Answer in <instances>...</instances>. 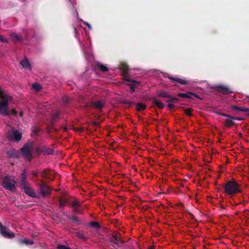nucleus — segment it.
<instances>
[{"mask_svg":"<svg viewBox=\"0 0 249 249\" xmlns=\"http://www.w3.org/2000/svg\"><path fill=\"white\" fill-rule=\"evenodd\" d=\"M20 187L21 189H23L24 192L29 196L33 198H38L39 197V196L35 193L31 184L27 180L25 172H23L21 174Z\"/></svg>","mask_w":249,"mask_h":249,"instance_id":"f257e3e1","label":"nucleus"},{"mask_svg":"<svg viewBox=\"0 0 249 249\" xmlns=\"http://www.w3.org/2000/svg\"><path fill=\"white\" fill-rule=\"evenodd\" d=\"M1 186L12 193H15L16 190V182L14 178L6 176L2 178Z\"/></svg>","mask_w":249,"mask_h":249,"instance_id":"f03ea898","label":"nucleus"},{"mask_svg":"<svg viewBox=\"0 0 249 249\" xmlns=\"http://www.w3.org/2000/svg\"><path fill=\"white\" fill-rule=\"evenodd\" d=\"M225 192L229 195H233L240 192L239 184L235 180L227 181L224 186Z\"/></svg>","mask_w":249,"mask_h":249,"instance_id":"7ed1b4c3","label":"nucleus"},{"mask_svg":"<svg viewBox=\"0 0 249 249\" xmlns=\"http://www.w3.org/2000/svg\"><path fill=\"white\" fill-rule=\"evenodd\" d=\"M11 97H2L0 100V114L4 116H9L10 112L8 110L9 102Z\"/></svg>","mask_w":249,"mask_h":249,"instance_id":"20e7f679","label":"nucleus"},{"mask_svg":"<svg viewBox=\"0 0 249 249\" xmlns=\"http://www.w3.org/2000/svg\"><path fill=\"white\" fill-rule=\"evenodd\" d=\"M33 146L31 144L25 143L21 148V153L25 159L31 160L32 159Z\"/></svg>","mask_w":249,"mask_h":249,"instance_id":"39448f33","label":"nucleus"},{"mask_svg":"<svg viewBox=\"0 0 249 249\" xmlns=\"http://www.w3.org/2000/svg\"><path fill=\"white\" fill-rule=\"evenodd\" d=\"M38 188L40 194L43 197H46L51 194L52 189L43 181L38 184Z\"/></svg>","mask_w":249,"mask_h":249,"instance_id":"423d86ee","label":"nucleus"},{"mask_svg":"<svg viewBox=\"0 0 249 249\" xmlns=\"http://www.w3.org/2000/svg\"><path fill=\"white\" fill-rule=\"evenodd\" d=\"M7 138L9 141L18 142L21 139L22 134L18 130L12 128L11 131L7 133Z\"/></svg>","mask_w":249,"mask_h":249,"instance_id":"0eeeda50","label":"nucleus"},{"mask_svg":"<svg viewBox=\"0 0 249 249\" xmlns=\"http://www.w3.org/2000/svg\"><path fill=\"white\" fill-rule=\"evenodd\" d=\"M0 233L5 238L12 239L15 237V233L0 222Z\"/></svg>","mask_w":249,"mask_h":249,"instance_id":"6e6552de","label":"nucleus"},{"mask_svg":"<svg viewBox=\"0 0 249 249\" xmlns=\"http://www.w3.org/2000/svg\"><path fill=\"white\" fill-rule=\"evenodd\" d=\"M38 154H42L44 155H50L53 154V149L47 147L45 145H42L36 150Z\"/></svg>","mask_w":249,"mask_h":249,"instance_id":"1a4fd4ad","label":"nucleus"},{"mask_svg":"<svg viewBox=\"0 0 249 249\" xmlns=\"http://www.w3.org/2000/svg\"><path fill=\"white\" fill-rule=\"evenodd\" d=\"M157 94L158 96L167 99L168 102V107L171 110V96L166 91L164 90H157Z\"/></svg>","mask_w":249,"mask_h":249,"instance_id":"9d476101","label":"nucleus"},{"mask_svg":"<svg viewBox=\"0 0 249 249\" xmlns=\"http://www.w3.org/2000/svg\"><path fill=\"white\" fill-rule=\"evenodd\" d=\"M213 89L223 94H228L232 92L229 87L222 85L215 86L213 87Z\"/></svg>","mask_w":249,"mask_h":249,"instance_id":"9b49d317","label":"nucleus"},{"mask_svg":"<svg viewBox=\"0 0 249 249\" xmlns=\"http://www.w3.org/2000/svg\"><path fill=\"white\" fill-rule=\"evenodd\" d=\"M71 206L72 207L73 209V211L78 213H82V210L80 208V202L77 200L75 199L73 201L71 204Z\"/></svg>","mask_w":249,"mask_h":249,"instance_id":"f8f14e48","label":"nucleus"},{"mask_svg":"<svg viewBox=\"0 0 249 249\" xmlns=\"http://www.w3.org/2000/svg\"><path fill=\"white\" fill-rule=\"evenodd\" d=\"M178 84L186 85L188 84V81L180 78L172 77V87L173 86H178Z\"/></svg>","mask_w":249,"mask_h":249,"instance_id":"ddd939ff","label":"nucleus"},{"mask_svg":"<svg viewBox=\"0 0 249 249\" xmlns=\"http://www.w3.org/2000/svg\"><path fill=\"white\" fill-rule=\"evenodd\" d=\"M124 80H125V81L130 83V90L131 93H133L135 91L136 86L137 85H139L140 84V83L135 80H132L130 78H128V77H125Z\"/></svg>","mask_w":249,"mask_h":249,"instance_id":"4468645a","label":"nucleus"},{"mask_svg":"<svg viewBox=\"0 0 249 249\" xmlns=\"http://www.w3.org/2000/svg\"><path fill=\"white\" fill-rule=\"evenodd\" d=\"M91 106L92 107L100 110L104 107L105 103L102 100L92 101L91 103Z\"/></svg>","mask_w":249,"mask_h":249,"instance_id":"2eb2a0df","label":"nucleus"},{"mask_svg":"<svg viewBox=\"0 0 249 249\" xmlns=\"http://www.w3.org/2000/svg\"><path fill=\"white\" fill-rule=\"evenodd\" d=\"M192 96H195L196 98L198 97L197 94L190 92H187L186 93H180L178 94V97L184 98H192Z\"/></svg>","mask_w":249,"mask_h":249,"instance_id":"dca6fc26","label":"nucleus"},{"mask_svg":"<svg viewBox=\"0 0 249 249\" xmlns=\"http://www.w3.org/2000/svg\"><path fill=\"white\" fill-rule=\"evenodd\" d=\"M109 243L110 247L115 248V247H120L124 242L122 240H120V242H117L114 240L112 238H109Z\"/></svg>","mask_w":249,"mask_h":249,"instance_id":"f3484780","label":"nucleus"},{"mask_svg":"<svg viewBox=\"0 0 249 249\" xmlns=\"http://www.w3.org/2000/svg\"><path fill=\"white\" fill-rule=\"evenodd\" d=\"M231 108L234 110L243 111L246 113V114L249 116V108L247 107H241L236 105H232Z\"/></svg>","mask_w":249,"mask_h":249,"instance_id":"a211bd4d","label":"nucleus"},{"mask_svg":"<svg viewBox=\"0 0 249 249\" xmlns=\"http://www.w3.org/2000/svg\"><path fill=\"white\" fill-rule=\"evenodd\" d=\"M234 117L230 116L225 121V125L228 127H231V126L235 125V123L234 122Z\"/></svg>","mask_w":249,"mask_h":249,"instance_id":"6ab92c4d","label":"nucleus"},{"mask_svg":"<svg viewBox=\"0 0 249 249\" xmlns=\"http://www.w3.org/2000/svg\"><path fill=\"white\" fill-rule=\"evenodd\" d=\"M60 112L58 110L55 111L52 115L51 118V124L53 125L59 119Z\"/></svg>","mask_w":249,"mask_h":249,"instance_id":"aec40b11","label":"nucleus"},{"mask_svg":"<svg viewBox=\"0 0 249 249\" xmlns=\"http://www.w3.org/2000/svg\"><path fill=\"white\" fill-rule=\"evenodd\" d=\"M150 100L152 101V104L154 106L158 107L160 109L163 108L164 106V104L161 102L157 100L155 98L152 97L151 98Z\"/></svg>","mask_w":249,"mask_h":249,"instance_id":"412c9836","label":"nucleus"},{"mask_svg":"<svg viewBox=\"0 0 249 249\" xmlns=\"http://www.w3.org/2000/svg\"><path fill=\"white\" fill-rule=\"evenodd\" d=\"M19 63L23 68L27 69L29 70L31 69V64L26 58L21 59Z\"/></svg>","mask_w":249,"mask_h":249,"instance_id":"4be33fe9","label":"nucleus"},{"mask_svg":"<svg viewBox=\"0 0 249 249\" xmlns=\"http://www.w3.org/2000/svg\"><path fill=\"white\" fill-rule=\"evenodd\" d=\"M120 69L122 70L123 75H126L128 72L129 68L127 64L125 62H122L120 65Z\"/></svg>","mask_w":249,"mask_h":249,"instance_id":"5701e85b","label":"nucleus"},{"mask_svg":"<svg viewBox=\"0 0 249 249\" xmlns=\"http://www.w3.org/2000/svg\"><path fill=\"white\" fill-rule=\"evenodd\" d=\"M69 203V199L67 197H60L59 198V205L61 208L63 209H64L66 204Z\"/></svg>","mask_w":249,"mask_h":249,"instance_id":"b1692460","label":"nucleus"},{"mask_svg":"<svg viewBox=\"0 0 249 249\" xmlns=\"http://www.w3.org/2000/svg\"><path fill=\"white\" fill-rule=\"evenodd\" d=\"M10 37L11 38L12 41L15 43L17 42H20L22 39V38L21 36L18 35V34L15 33H11L10 34Z\"/></svg>","mask_w":249,"mask_h":249,"instance_id":"393cba45","label":"nucleus"},{"mask_svg":"<svg viewBox=\"0 0 249 249\" xmlns=\"http://www.w3.org/2000/svg\"><path fill=\"white\" fill-rule=\"evenodd\" d=\"M18 152L14 149L10 150L7 152V156L9 158H18Z\"/></svg>","mask_w":249,"mask_h":249,"instance_id":"a878e982","label":"nucleus"},{"mask_svg":"<svg viewBox=\"0 0 249 249\" xmlns=\"http://www.w3.org/2000/svg\"><path fill=\"white\" fill-rule=\"evenodd\" d=\"M18 243L19 244H25L26 245H32L34 244V242L33 241L29 240L26 238L18 239Z\"/></svg>","mask_w":249,"mask_h":249,"instance_id":"bb28decb","label":"nucleus"},{"mask_svg":"<svg viewBox=\"0 0 249 249\" xmlns=\"http://www.w3.org/2000/svg\"><path fill=\"white\" fill-rule=\"evenodd\" d=\"M95 66L98 68L100 71L103 72H106L108 70V68L106 66L102 64L99 62H96L95 63Z\"/></svg>","mask_w":249,"mask_h":249,"instance_id":"cd10ccee","label":"nucleus"},{"mask_svg":"<svg viewBox=\"0 0 249 249\" xmlns=\"http://www.w3.org/2000/svg\"><path fill=\"white\" fill-rule=\"evenodd\" d=\"M53 175V173L51 171H48L47 170H44L42 173V176L43 178H48L50 179H53L51 178V176Z\"/></svg>","mask_w":249,"mask_h":249,"instance_id":"c85d7f7f","label":"nucleus"},{"mask_svg":"<svg viewBox=\"0 0 249 249\" xmlns=\"http://www.w3.org/2000/svg\"><path fill=\"white\" fill-rule=\"evenodd\" d=\"M173 208L177 209V212H179L183 210V205L181 202L176 203L172 202V209Z\"/></svg>","mask_w":249,"mask_h":249,"instance_id":"c756f323","label":"nucleus"},{"mask_svg":"<svg viewBox=\"0 0 249 249\" xmlns=\"http://www.w3.org/2000/svg\"><path fill=\"white\" fill-rule=\"evenodd\" d=\"M89 226L90 227L93 228H95L97 230H98L101 228L100 225L97 222L93 221H91L89 223Z\"/></svg>","mask_w":249,"mask_h":249,"instance_id":"7c9ffc66","label":"nucleus"},{"mask_svg":"<svg viewBox=\"0 0 249 249\" xmlns=\"http://www.w3.org/2000/svg\"><path fill=\"white\" fill-rule=\"evenodd\" d=\"M32 88L36 91L39 92L42 89V87L41 85L37 83H35L32 84Z\"/></svg>","mask_w":249,"mask_h":249,"instance_id":"2f4dec72","label":"nucleus"},{"mask_svg":"<svg viewBox=\"0 0 249 249\" xmlns=\"http://www.w3.org/2000/svg\"><path fill=\"white\" fill-rule=\"evenodd\" d=\"M137 110L139 111L144 110L146 108V106L141 103L136 104Z\"/></svg>","mask_w":249,"mask_h":249,"instance_id":"473e14b6","label":"nucleus"},{"mask_svg":"<svg viewBox=\"0 0 249 249\" xmlns=\"http://www.w3.org/2000/svg\"><path fill=\"white\" fill-rule=\"evenodd\" d=\"M62 100L64 104L67 105L71 102V98L68 96L64 95L62 97Z\"/></svg>","mask_w":249,"mask_h":249,"instance_id":"72a5a7b5","label":"nucleus"},{"mask_svg":"<svg viewBox=\"0 0 249 249\" xmlns=\"http://www.w3.org/2000/svg\"><path fill=\"white\" fill-rule=\"evenodd\" d=\"M119 235L120 234L116 233L113 234L110 238H112L114 240L116 241L117 242H120V240H122L119 238Z\"/></svg>","mask_w":249,"mask_h":249,"instance_id":"f704fd0d","label":"nucleus"},{"mask_svg":"<svg viewBox=\"0 0 249 249\" xmlns=\"http://www.w3.org/2000/svg\"><path fill=\"white\" fill-rule=\"evenodd\" d=\"M76 234V236L81 239H82L84 241H86L87 240V238L84 236V234H83L82 233H81V232H77L75 233Z\"/></svg>","mask_w":249,"mask_h":249,"instance_id":"c9c22d12","label":"nucleus"},{"mask_svg":"<svg viewBox=\"0 0 249 249\" xmlns=\"http://www.w3.org/2000/svg\"><path fill=\"white\" fill-rule=\"evenodd\" d=\"M70 219H71L73 222H75L77 224H80V221L79 220L78 217L76 216H73L71 217Z\"/></svg>","mask_w":249,"mask_h":249,"instance_id":"e433bc0d","label":"nucleus"},{"mask_svg":"<svg viewBox=\"0 0 249 249\" xmlns=\"http://www.w3.org/2000/svg\"><path fill=\"white\" fill-rule=\"evenodd\" d=\"M192 109L190 108H188L184 110V113L188 116H191L192 115Z\"/></svg>","mask_w":249,"mask_h":249,"instance_id":"4c0bfd02","label":"nucleus"},{"mask_svg":"<svg viewBox=\"0 0 249 249\" xmlns=\"http://www.w3.org/2000/svg\"><path fill=\"white\" fill-rule=\"evenodd\" d=\"M57 249H71V248L65 246L64 245H59L56 247Z\"/></svg>","mask_w":249,"mask_h":249,"instance_id":"58836bf2","label":"nucleus"},{"mask_svg":"<svg viewBox=\"0 0 249 249\" xmlns=\"http://www.w3.org/2000/svg\"><path fill=\"white\" fill-rule=\"evenodd\" d=\"M10 96L6 94L4 91L0 89V98H2V97H10Z\"/></svg>","mask_w":249,"mask_h":249,"instance_id":"ea45409f","label":"nucleus"},{"mask_svg":"<svg viewBox=\"0 0 249 249\" xmlns=\"http://www.w3.org/2000/svg\"><path fill=\"white\" fill-rule=\"evenodd\" d=\"M0 41L2 42L8 43V40L4 37V36L0 35Z\"/></svg>","mask_w":249,"mask_h":249,"instance_id":"a19ab883","label":"nucleus"},{"mask_svg":"<svg viewBox=\"0 0 249 249\" xmlns=\"http://www.w3.org/2000/svg\"><path fill=\"white\" fill-rule=\"evenodd\" d=\"M10 112V114H12L13 115H16L17 114V112L15 109H12Z\"/></svg>","mask_w":249,"mask_h":249,"instance_id":"79ce46f5","label":"nucleus"},{"mask_svg":"<svg viewBox=\"0 0 249 249\" xmlns=\"http://www.w3.org/2000/svg\"><path fill=\"white\" fill-rule=\"evenodd\" d=\"M220 115L222 116H223V117H227V118H228L229 117V116H230V115H228L227 114H225V113H220Z\"/></svg>","mask_w":249,"mask_h":249,"instance_id":"37998d69","label":"nucleus"},{"mask_svg":"<svg viewBox=\"0 0 249 249\" xmlns=\"http://www.w3.org/2000/svg\"><path fill=\"white\" fill-rule=\"evenodd\" d=\"M175 146V149L177 150L178 149V147H177V145L176 144H174L173 143V142L172 141V151H173V149H174V147Z\"/></svg>","mask_w":249,"mask_h":249,"instance_id":"c03bdc74","label":"nucleus"},{"mask_svg":"<svg viewBox=\"0 0 249 249\" xmlns=\"http://www.w3.org/2000/svg\"><path fill=\"white\" fill-rule=\"evenodd\" d=\"M84 24L87 26L89 29H90L91 27L89 23L87 22H84Z\"/></svg>","mask_w":249,"mask_h":249,"instance_id":"a18cd8bd","label":"nucleus"},{"mask_svg":"<svg viewBox=\"0 0 249 249\" xmlns=\"http://www.w3.org/2000/svg\"><path fill=\"white\" fill-rule=\"evenodd\" d=\"M234 120H238V121H241V120H242L243 119L241 117H234Z\"/></svg>","mask_w":249,"mask_h":249,"instance_id":"49530a36","label":"nucleus"},{"mask_svg":"<svg viewBox=\"0 0 249 249\" xmlns=\"http://www.w3.org/2000/svg\"><path fill=\"white\" fill-rule=\"evenodd\" d=\"M33 175L35 176H37V173L36 172H33L32 173Z\"/></svg>","mask_w":249,"mask_h":249,"instance_id":"de8ad7c7","label":"nucleus"},{"mask_svg":"<svg viewBox=\"0 0 249 249\" xmlns=\"http://www.w3.org/2000/svg\"><path fill=\"white\" fill-rule=\"evenodd\" d=\"M220 209H221V210H224L225 209V207L223 205H221Z\"/></svg>","mask_w":249,"mask_h":249,"instance_id":"09e8293b","label":"nucleus"},{"mask_svg":"<svg viewBox=\"0 0 249 249\" xmlns=\"http://www.w3.org/2000/svg\"><path fill=\"white\" fill-rule=\"evenodd\" d=\"M148 249H155V247L154 246H149Z\"/></svg>","mask_w":249,"mask_h":249,"instance_id":"8fccbe9b","label":"nucleus"},{"mask_svg":"<svg viewBox=\"0 0 249 249\" xmlns=\"http://www.w3.org/2000/svg\"><path fill=\"white\" fill-rule=\"evenodd\" d=\"M118 247H115V248H112V247H110V249H118Z\"/></svg>","mask_w":249,"mask_h":249,"instance_id":"3c124183","label":"nucleus"},{"mask_svg":"<svg viewBox=\"0 0 249 249\" xmlns=\"http://www.w3.org/2000/svg\"><path fill=\"white\" fill-rule=\"evenodd\" d=\"M172 102H173L176 99L172 97Z\"/></svg>","mask_w":249,"mask_h":249,"instance_id":"603ef678","label":"nucleus"},{"mask_svg":"<svg viewBox=\"0 0 249 249\" xmlns=\"http://www.w3.org/2000/svg\"><path fill=\"white\" fill-rule=\"evenodd\" d=\"M37 128H36V130H34L35 133H36L37 132Z\"/></svg>","mask_w":249,"mask_h":249,"instance_id":"864d4df0","label":"nucleus"},{"mask_svg":"<svg viewBox=\"0 0 249 249\" xmlns=\"http://www.w3.org/2000/svg\"><path fill=\"white\" fill-rule=\"evenodd\" d=\"M37 128H36V130H34L35 133H36L37 132Z\"/></svg>","mask_w":249,"mask_h":249,"instance_id":"5fc2aeb1","label":"nucleus"},{"mask_svg":"<svg viewBox=\"0 0 249 249\" xmlns=\"http://www.w3.org/2000/svg\"><path fill=\"white\" fill-rule=\"evenodd\" d=\"M20 116L21 117L22 116V112H20Z\"/></svg>","mask_w":249,"mask_h":249,"instance_id":"6e6d98bb","label":"nucleus"},{"mask_svg":"<svg viewBox=\"0 0 249 249\" xmlns=\"http://www.w3.org/2000/svg\"><path fill=\"white\" fill-rule=\"evenodd\" d=\"M94 124L95 125H97L98 124V123H94Z\"/></svg>","mask_w":249,"mask_h":249,"instance_id":"4d7b16f0","label":"nucleus"},{"mask_svg":"<svg viewBox=\"0 0 249 249\" xmlns=\"http://www.w3.org/2000/svg\"><path fill=\"white\" fill-rule=\"evenodd\" d=\"M172 164L173 163V162H174V160H173V159H172ZM173 168V166H172V169Z\"/></svg>","mask_w":249,"mask_h":249,"instance_id":"13d9d810","label":"nucleus"}]
</instances>
